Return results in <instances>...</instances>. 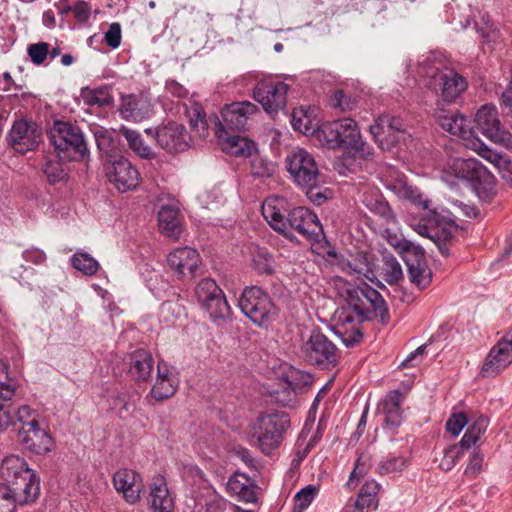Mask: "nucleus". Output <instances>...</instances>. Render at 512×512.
Instances as JSON below:
<instances>
[{"instance_id":"1","label":"nucleus","mask_w":512,"mask_h":512,"mask_svg":"<svg viewBox=\"0 0 512 512\" xmlns=\"http://www.w3.org/2000/svg\"><path fill=\"white\" fill-rule=\"evenodd\" d=\"M262 215L275 231L289 240L295 238V232L312 243H319L324 238L317 215L305 207L288 210L284 197L272 196L265 199Z\"/></svg>"},{"instance_id":"2","label":"nucleus","mask_w":512,"mask_h":512,"mask_svg":"<svg viewBox=\"0 0 512 512\" xmlns=\"http://www.w3.org/2000/svg\"><path fill=\"white\" fill-rule=\"evenodd\" d=\"M346 303L347 308L337 314L338 323L343 327L354 321L361 324L373 316L380 317L383 323L388 320V308L382 295L369 285L347 289Z\"/></svg>"},{"instance_id":"3","label":"nucleus","mask_w":512,"mask_h":512,"mask_svg":"<svg viewBox=\"0 0 512 512\" xmlns=\"http://www.w3.org/2000/svg\"><path fill=\"white\" fill-rule=\"evenodd\" d=\"M316 138L322 147L329 149H354L370 155V148L362 140L357 123L351 118H342L323 123L317 128Z\"/></svg>"},{"instance_id":"4","label":"nucleus","mask_w":512,"mask_h":512,"mask_svg":"<svg viewBox=\"0 0 512 512\" xmlns=\"http://www.w3.org/2000/svg\"><path fill=\"white\" fill-rule=\"evenodd\" d=\"M435 119L442 129L460 137L464 141L465 147L475 151L483 159L494 161L499 159L494 150L475 136L471 122L457 110L438 108L435 111Z\"/></svg>"},{"instance_id":"5","label":"nucleus","mask_w":512,"mask_h":512,"mask_svg":"<svg viewBox=\"0 0 512 512\" xmlns=\"http://www.w3.org/2000/svg\"><path fill=\"white\" fill-rule=\"evenodd\" d=\"M420 73L427 79V86L446 103L454 102L468 87L465 77L448 67H440L428 59L421 64Z\"/></svg>"},{"instance_id":"6","label":"nucleus","mask_w":512,"mask_h":512,"mask_svg":"<svg viewBox=\"0 0 512 512\" xmlns=\"http://www.w3.org/2000/svg\"><path fill=\"white\" fill-rule=\"evenodd\" d=\"M289 426L290 419L285 412L262 413L252 426V436L257 440V447L269 455L280 446L283 434Z\"/></svg>"},{"instance_id":"7","label":"nucleus","mask_w":512,"mask_h":512,"mask_svg":"<svg viewBox=\"0 0 512 512\" xmlns=\"http://www.w3.org/2000/svg\"><path fill=\"white\" fill-rule=\"evenodd\" d=\"M50 141L57 156L66 161H78L88 154L81 130L68 122L55 121L50 132Z\"/></svg>"},{"instance_id":"8","label":"nucleus","mask_w":512,"mask_h":512,"mask_svg":"<svg viewBox=\"0 0 512 512\" xmlns=\"http://www.w3.org/2000/svg\"><path fill=\"white\" fill-rule=\"evenodd\" d=\"M239 308L258 326H267L277 318L279 312L268 293L257 286L244 289L239 299Z\"/></svg>"},{"instance_id":"9","label":"nucleus","mask_w":512,"mask_h":512,"mask_svg":"<svg viewBox=\"0 0 512 512\" xmlns=\"http://www.w3.org/2000/svg\"><path fill=\"white\" fill-rule=\"evenodd\" d=\"M286 167L294 182L301 187L318 185L320 171L314 156L305 149H297L286 157Z\"/></svg>"},{"instance_id":"10","label":"nucleus","mask_w":512,"mask_h":512,"mask_svg":"<svg viewBox=\"0 0 512 512\" xmlns=\"http://www.w3.org/2000/svg\"><path fill=\"white\" fill-rule=\"evenodd\" d=\"M475 123L489 140L512 150V134L502 125L498 110L494 105L481 106L475 115Z\"/></svg>"},{"instance_id":"11","label":"nucleus","mask_w":512,"mask_h":512,"mask_svg":"<svg viewBox=\"0 0 512 512\" xmlns=\"http://www.w3.org/2000/svg\"><path fill=\"white\" fill-rule=\"evenodd\" d=\"M302 353L308 363L323 368L335 365L338 358L336 346L319 331L311 333L302 346Z\"/></svg>"},{"instance_id":"12","label":"nucleus","mask_w":512,"mask_h":512,"mask_svg":"<svg viewBox=\"0 0 512 512\" xmlns=\"http://www.w3.org/2000/svg\"><path fill=\"white\" fill-rule=\"evenodd\" d=\"M423 207L427 210V223L417 224L414 228L415 231L421 236L431 239L437 244L443 255H448V248L441 242L450 240L453 237L456 226L453 223L444 222L436 211L430 210L428 200L423 202Z\"/></svg>"},{"instance_id":"13","label":"nucleus","mask_w":512,"mask_h":512,"mask_svg":"<svg viewBox=\"0 0 512 512\" xmlns=\"http://www.w3.org/2000/svg\"><path fill=\"white\" fill-rule=\"evenodd\" d=\"M145 133L156 140L158 145L169 153H178L189 146L190 136L184 126L175 122L145 129Z\"/></svg>"},{"instance_id":"14","label":"nucleus","mask_w":512,"mask_h":512,"mask_svg":"<svg viewBox=\"0 0 512 512\" xmlns=\"http://www.w3.org/2000/svg\"><path fill=\"white\" fill-rule=\"evenodd\" d=\"M288 90L289 86L284 82L259 81L253 89V98L272 115L285 108Z\"/></svg>"},{"instance_id":"15","label":"nucleus","mask_w":512,"mask_h":512,"mask_svg":"<svg viewBox=\"0 0 512 512\" xmlns=\"http://www.w3.org/2000/svg\"><path fill=\"white\" fill-rule=\"evenodd\" d=\"M512 363V328L499 340L487 354L480 375L493 378Z\"/></svg>"},{"instance_id":"16","label":"nucleus","mask_w":512,"mask_h":512,"mask_svg":"<svg viewBox=\"0 0 512 512\" xmlns=\"http://www.w3.org/2000/svg\"><path fill=\"white\" fill-rule=\"evenodd\" d=\"M452 168L456 177L468 181L477 193L481 189L487 191L493 186L494 176L474 158L456 159Z\"/></svg>"},{"instance_id":"17","label":"nucleus","mask_w":512,"mask_h":512,"mask_svg":"<svg viewBox=\"0 0 512 512\" xmlns=\"http://www.w3.org/2000/svg\"><path fill=\"white\" fill-rule=\"evenodd\" d=\"M7 141L15 151L24 154L38 147L41 142V130L35 122L19 119L13 123Z\"/></svg>"},{"instance_id":"18","label":"nucleus","mask_w":512,"mask_h":512,"mask_svg":"<svg viewBox=\"0 0 512 512\" xmlns=\"http://www.w3.org/2000/svg\"><path fill=\"white\" fill-rule=\"evenodd\" d=\"M257 112L258 107L250 101L233 102L222 108V121L214 117V123L220 122L226 130L242 131L246 128L248 120Z\"/></svg>"},{"instance_id":"19","label":"nucleus","mask_w":512,"mask_h":512,"mask_svg":"<svg viewBox=\"0 0 512 512\" xmlns=\"http://www.w3.org/2000/svg\"><path fill=\"white\" fill-rule=\"evenodd\" d=\"M106 175L109 181L122 193L136 188L140 181V173L125 158H119L111 162L106 169Z\"/></svg>"},{"instance_id":"20","label":"nucleus","mask_w":512,"mask_h":512,"mask_svg":"<svg viewBox=\"0 0 512 512\" xmlns=\"http://www.w3.org/2000/svg\"><path fill=\"white\" fill-rule=\"evenodd\" d=\"M409 280L419 289L428 287L432 280V272L427 265L424 250L419 246L412 248L404 256Z\"/></svg>"},{"instance_id":"21","label":"nucleus","mask_w":512,"mask_h":512,"mask_svg":"<svg viewBox=\"0 0 512 512\" xmlns=\"http://www.w3.org/2000/svg\"><path fill=\"white\" fill-rule=\"evenodd\" d=\"M370 132L375 140L380 143L386 141L387 145L397 144L406 134L403 120L390 115L379 116L370 126Z\"/></svg>"},{"instance_id":"22","label":"nucleus","mask_w":512,"mask_h":512,"mask_svg":"<svg viewBox=\"0 0 512 512\" xmlns=\"http://www.w3.org/2000/svg\"><path fill=\"white\" fill-rule=\"evenodd\" d=\"M18 441L35 454H44L51 450L53 441L45 429H41L38 420H32L27 428H18Z\"/></svg>"},{"instance_id":"23","label":"nucleus","mask_w":512,"mask_h":512,"mask_svg":"<svg viewBox=\"0 0 512 512\" xmlns=\"http://www.w3.org/2000/svg\"><path fill=\"white\" fill-rule=\"evenodd\" d=\"M7 483L6 487L10 490V497L15 499L19 505L32 503L39 496L40 481L33 472H27L23 474L22 478L13 479Z\"/></svg>"},{"instance_id":"24","label":"nucleus","mask_w":512,"mask_h":512,"mask_svg":"<svg viewBox=\"0 0 512 512\" xmlns=\"http://www.w3.org/2000/svg\"><path fill=\"white\" fill-rule=\"evenodd\" d=\"M119 112L125 120L141 122L153 115V105L143 94H129L121 97Z\"/></svg>"},{"instance_id":"25","label":"nucleus","mask_w":512,"mask_h":512,"mask_svg":"<svg viewBox=\"0 0 512 512\" xmlns=\"http://www.w3.org/2000/svg\"><path fill=\"white\" fill-rule=\"evenodd\" d=\"M168 265L179 278H193L200 263V256L195 249L181 247L172 251L167 257Z\"/></svg>"},{"instance_id":"26","label":"nucleus","mask_w":512,"mask_h":512,"mask_svg":"<svg viewBox=\"0 0 512 512\" xmlns=\"http://www.w3.org/2000/svg\"><path fill=\"white\" fill-rule=\"evenodd\" d=\"M215 136L226 153L237 157L251 156L256 149L254 142L246 137L230 134L220 122L216 123Z\"/></svg>"},{"instance_id":"27","label":"nucleus","mask_w":512,"mask_h":512,"mask_svg":"<svg viewBox=\"0 0 512 512\" xmlns=\"http://www.w3.org/2000/svg\"><path fill=\"white\" fill-rule=\"evenodd\" d=\"M113 484L118 492H122L125 500L134 504L140 499L144 485L142 477L136 471L121 469L114 474Z\"/></svg>"},{"instance_id":"28","label":"nucleus","mask_w":512,"mask_h":512,"mask_svg":"<svg viewBox=\"0 0 512 512\" xmlns=\"http://www.w3.org/2000/svg\"><path fill=\"white\" fill-rule=\"evenodd\" d=\"M312 383L313 377L311 374L293 370L288 375L283 389L275 392V400L282 406H289L295 400L296 395Z\"/></svg>"},{"instance_id":"29","label":"nucleus","mask_w":512,"mask_h":512,"mask_svg":"<svg viewBox=\"0 0 512 512\" xmlns=\"http://www.w3.org/2000/svg\"><path fill=\"white\" fill-rule=\"evenodd\" d=\"M403 394L399 390L390 391L381 403V411L384 415L383 429L391 435L396 434L397 428L402 423Z\"/></svg>"},{"instance_id":"30","label":"nucleus","mask_w":512,"mask_h":512,"mask_svg":"<svg viewBox=\"0 0 512 512\" xmlns=\"http://www.w3.org/2000/svg\"><path fill=\"white\" fill-rule=\"evenodd\" d=\"M178 379L172 373L168 365L164 361H159L157 365L156 382L151 389V396L162 401L172 397L178 388Z\"/></svg>"},{"instance_id":"31","label":"nucleus","mask_w":512,"mask_h":512,"mask_svg":"<svg viewBox=\"0 0 512 512\" xmlns=\"http://www.w3.org/2000/svg\"><path fill=\"white\" fill-rule=\"evenodd\" d=\"M362 202L367 209L378 215L386 225H396V216L378 189L370 188L364 191Z\"/></svg>"},{"instance_id":"32","label":"nucleus","mask_w":512,"mask_h":512,"mask_svg":"<svg viewBox=\"0 0 512 512\" xmlns=\"http://www.w3.org/2000/svg\"><path fill=\"white\" fill-rule=\"evenodd\" d=\"M150 497L153 512H173L174 502L164 477L158 475L152 479Z\"/></svg>"},{"instance_id":"33","label":"nucleus","mask_w":512,"mask_h":512,"mask_svg":"<svg viewBox=\"0 0 512 512\" xmlns=\"http://www.w3.org/2000/svg\"><path fill=\"white\" fill-rule=\"evenodd\" d=\"M256 489L257 486L255 483L242 473H235L227 482L228 492L246 503H254L257 501Z\"/></svg>"},{"instance_id":"34","label":"nucleus","mask_w":512,"mask_h":512,"mask_svg":"<svg viewBox=\"0 0 512 512\" xmlns=\"http://www.w3.org/2000/svg\"><path fill=\"white\" fill-rule=\"evenodd\" d=\"M153 369V358L144 349L134 351L129 356V373L136 381H146Z\"/></svg>"},{"instance_id":"35","label":"nucleus","mask_w":512,"mask_h":512,"mask_svg":"<svg viewBox=\"0 0 512 512\" xmlns=\"http://www.w3.org/2000/svg\"><path fill=\"white\" fill-rule=\"evenodd\" d=\"M159 228L166 236L178 239L181 235L179 210L173 205H164L158 212Z\"/></svg>"},{"instance_id":"36","label":"nucleus","mask_w":512,"mask_h":512,"mask_svg":"<svg viewBox=\"0 0 512 512\" xmlns=\"http://www.w3.org/2000/svg\"><path fill=\"white\" fill-rule=\"evenodd\" d=\"M32 472L28 467L24 459L11 455L6 457L1 464L0 473L6 479L11 481L13 479L22 478L23 474Z\"/></svg>"},{"instance_id":"37","label":"nucleus","mask_w":512,"mask_h":512,"mask_svg":"<svg viewBox=\"0 0 512 512\" xmlns=\"http://www.w3.org/2000/svg\"><path fill=\"white\" fill-rule=\"evenodd\" d=\"M120 133L125 137L129 147L141 158L151 159L155 156L152 148L144 143L141 134L135 130L122 127Z\"/></svg>"},{"instance_id":"38","label":"nucleus","mask_w":512,"mask_h":512,"mask_svg":"<svg viewBox=\"0 0 512 512\" xmlns=\"http://www.w3.org/2000/svg\"><path fill=\"white\" fill-rule=\"evenodd\" d=\"M63 160L57 156L55 159L47 160L43 165V173L52 185L68 180L69 170L67 165L62 163Z\"/></svg>"},{"instance_id":"39","label":"nucleus","mask_w":512,"mask_h":512,"mask_svg":"<svg viewBox=\"0 0 512 512\" xmlns=\"http://www.w3.org/2000/svg\"><path fill=\"white\" fill-rule=\"evenodd\" d=\"M223 294V291L211 278L202 279L195 288V295L201 307Z\"/></svg>"},{"instance_id":"40","label":"nucleus","mask_w":512,"mask_h":512,"mask_svg":"<svg viewBox=\"0 0 512 512\" xmlns=\"http://www.w3.org/2000/svg\"><path fill=\"white\" fill-rule=\"evenodd\" d=\"M210 316V318L214 321L223 320L230 316L231 309L225 295H221L214 300L206 303L205 306L202 307Z\"/></svg>"},{"instance_id":"41","label":"nucleus","mask_w":512,"mask_h":512,"mask_svg":"<svg viewBox=\"0 0 512 512\" xmlns=\"http://www.w3.org/2000/svg\"><path fill=\"white\" fill-rule=\"evenodd\" d=\"M382 235L387 242L400 253L402 259L409 250L418 247L411 241L404 239L402 235L398 234V232L393 229V227L385 228Z\"/></svg>"},{"instance_id":"42","label":"nucleus","mask_w":512,"mask_h":512,"mask_svg":"<svg viewBox=\"0 0 512 512\" xmlns=\"http://www.w3.org/2000/svg\"><path fill=\"white\" fill-rule=\"evenodd\" d=\"M383 274L388 284H395L403 278V271L400 263L393 255L383 256Z\"/></svg>"},{"instance_id":"43","label":"nucleus","mask_w":512,"mask_h":512,"mask_svg":"<svg viewBox=\"0 0 512 512\" xmlns=\"http://www.w3.org/2000/svg\"><path fill=\"white\" fill-rule=\"evenodd\" d=\"M93 134L99 151L107 156H112L117 143L112 138L111 133L103 127H96L93 129Z\"/></svg>"},{"instance_id":"44","label":"nucleus","mask_w":512,"mask_h":512,"mask_svg":"<svg viewBox=\"0 0 512 512\" xmlns=\"http://www.w3.org/2000/svg\"><path fill=\"white\" fill-rule=\"evenodd\" d=\"M72 266L85 275H94L98 269V262L87 253H75L71 258Z\"/></svg>"},{"instance_id":"45","label":"nucleus","mask_w":512,"mask_h":512,"mask_svg":"<svg viewBox=\"0 0 512 512\" xmlns=\"http://www.w3.org/2000/svg\"><path fill=\"white\" fill-rule=\"evenodd\" d=\"M291 124L294 130H298L304 134H315L317 129L312 126V119L304 108L294 109L291 117Z\"/></svg>"},{"instance_id":"46","label":"nucleus","mask_w":512,"mask_h":512,"mask_svg":"<svg viewBox=\"0 0 512 512\" xmlns=\"http://www.w3.org/2000/svg\"><path fill=\"white\" fill-rule=\"evenodd\" d=\"M85 98L89 105L109 106L113 102L111 88L107 85L89 90Z\"/></svg>"},{"instance_id":"47","label":"nucleus","mask_w":512,"mask_h":512,"mask_svg":"<svg viewBox=\"0 0 512 512\" xmlns=\"http://www.w3.org/2000/svg\"><path fill=\"white\" fill-rule=\"evenodd\" d=\"M370 456L368 454L362 453L354 466V469L350 473L349 480L347 482V485L349 487H355L359 480L363 478L369 470L370 467Z\"/></svg>"},{"instance_id":"48","label":"nucleus","mask_w":512,"mask_h":512,"mask_svg":"<svg viewBox=\"0 0 512 512\" xmlns=\"http://www.w3.org/2000/svg\"><path fill=\"white\" fill-rule=\"evenodd\" d=\"M275 172V165L261 157H255L251 162V174L256 178H268Z\"/></svg>"},{"instance_id":"49","label":"nucleus","mask_w":512,"mask_h":512,"mask_svg":"<svg viewBox=\"0 0 512 512\" xmlns=\"http://www.w3.org/2000/svg\"><path fill=\"white\" fill-rule=\"evenodd\" d=\"M190 124L199 137L206 138L208 136V122L205 114L201 112L199 107H196L193 110V115L190 118Z\"/></svg>"},{"instance_id":"50","label":"nucleus","mask_w":512,"mask_h":512,"mask_svg":"<svg viewBox=\"0 0 512 512\" xmlns=\"http://www.w3.org/2000/svg\"><path fill=\"white\" fill-rule=\"evenodd\" d=\"M254 268L261 274L273 273L272 256L266 251H259L253 258Z\"/></svg>"},{"instance_id":"51","label":"nucleus","mask_w":512,"mask_h":512,"mask_svg":"<svg viewBox=\"0 0 512 512\" xmlns=\"http://www.w3.org/2000/svg\"><path fill=\"white\" fill-rule=\"evenodd\" d=\"M318 489L314 485H307L297 492L295 496L296 507L300 510L306 509L315 498Z\"/></svg>"},{"instance_id":"52","label":"nucleus","mask_w":512,"mask_h":512,"mask_svg":"<svg viewBox=\"0 0 512 512\" xmlns=\"http://www.w3.org/2000/svg\"><path fill=\"white\" fill-rule=\"evenodd\" d=\"M405 466H406V459L401 456H395V457H391L385 461H382L379 464L378 471L380 474L385 475V474L402 471Z\"/></svg>"},{"instance_id":"53","label":"nucleus","mask_w":512,"mask_h":512,"mask_svg":"<svg viewBox=\"0 0 512 512\" xmlns=\"http://www.w3.org/2000/svg\"><path fill=\"white\" fill-rule=\"evenodd\" d=\"M27 52L31 61L36 65H40L45 61L49 54V44L46 42L31 44L29 45Z\"/></svg>"},{"instance_id":"54","label":"nucleus","mask_w":512,"mask_h":512,"mask_svg":"<svg viewBox=\"0 0 512 512\" xmlns=\"http://www.w3.org/2000/svg\"><path fill=\"white\" fill-rule=\"evenodd\" d=\"M133 406L132 397L126 392L119 393L112 403V409H114L120 417L128 413Z\"/></svg>"},{"instance_id":"55","label":"nucleus","mask_w":512,"mask_h":512,"mask_svg":"<svg viewBox=\"0 0 512 512\" xmlns=\"http://www.w3.org/2000/svg\"><path fill=\"white\" fill-rule=\"evenodd\" d=\"M495 154L499 157L497 161L487 160L501 169V177L504 182L512 187V163L502 154L495 151Z\"/></svg>"},{"instance_id":"56","label":"nucleus","mask_w":512,"mask_h":512,"mask_svg":"<svg viewBox=\"0 0 512 512\" xmlns=\"http://www.w3.org/2000/svg\"><path fill=\"white\" fill-rule=\"evenodd\" d=\"M14 421L21 424L20 428H27L32 420H37V414L29 406L23 405L17 410L13 409Z\"/></svg>"},{"instance_id":"57","label":"nucleus","mask_w":512,"mask_h":512,"mask_svg":"<svg viewBox=\"0 0 512 512\" xmlns=\"http://www.w3.org/2000/svg\"><path fill=\"white\" fill-rule=\"evenodd\" d=\"M467 424L468 420L464 413H453L446 422V429L453 436H457Z\"/></svg>"},{"instance_id":"58","label":"nucleus","mask_w":512,"mask_h":512,"mask_svg":"<svg viewBox=\"0 0 512 512\" xmlns=\"http://www.w3.org/2000/svg\"><path fill=\"white\" fill-rule=\"evenodd\" d=\"M460 458V451L457 445L450 446L445 449L444 456L439 464L440 468L444 471L451 470Z\"/></svg>"},{"instance_id":"59","label":"nucleus","mask_w":512,"mask_h":512,"mask_svg":"<svg viewBox=\"0 0 512 512\" xmlns=\"http://www.w3.org/2000/svg\"><path fill=\"white\" fill-rule=\"evenodd\" d=\"M15 499L10 497V490L5 483H0V512H16Z\"/></svg>"},{"instance_id":"60","label":"nucleus","mask_w":512,"mask_h":512,"mask_svg":"<svg viewBox=\"0 0 512 512\" xmlns=\"http://www.w3.org/2000/svg\"><path fill=\"white\" fill-rule=\"evenodd\" d=\"M104 40L106 44L112 48L116 49L120 46L121 43V26L119 23H112L108 30L104 34Z\"/></svg>"},{"instance_id":"61","label":"nucleus","mask_w":512,"mask_h":512,"mask_svg":"<svg viewBox=\"0 0 512 512\" xmlns=\"http://www.w3.org/2000/svg\"><path fill=\"white\" fill-rule=\"evenodd\" d=\"M483 460L484 456L480 450L474 449L470 456L469 463L465 469V474L475 477L482 469Z\"/></svg>"},{"instance_id":"62","label":"nucleus","mask_w":512,"mask_h":512,"mask_svg":"<svg viewBox=\"0 0 512 512\" xmlns=\"http://www.w3.org/2000/svg\"><path fill=\"white\" fill-rule=\"evenodd\" d=\"M342 337V342L347 347H354L358 345L363 338V333L359 326H353L351 330L345 329L343 332H340Z\"/></svg>"},{"instance_id":"63","label":"nucleus","mask_w":512,"mask_h":512,"mask_svg":"<svg viewBox=\"0 0 512 512\" xmlns=\"http://www.w3.org/2000/svg\"><path fill=\"white\" fill-rule=\"evenodd\" d=\"M306 189V195L310 201L315 205H321L327 201L331 196V191L325 188L323 191L318 190L317 185L312 187H303Z\"/></svg>"},{"instance_id":"64","label":"nucleus","mask_w":512,"mask_h":512,"mask_svg":"<svg viewBox=\"0 0 512 512\" xmlns=\"http://www.w3.org/2000/svg\"><path fill=\"white\" fill-rule=\"evenodd\" d=\"M22 257L25 261L40 265L46 261V254L37 247H30L23 251Z\"/></svg>"}]
</instances>
